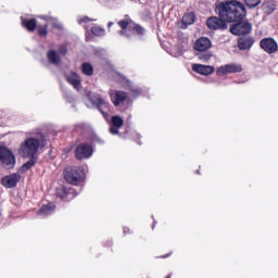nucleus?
Here are the masks:
<instances>
[{
	"label": "nucleus",
	"instance_id": "f257e3e1",
	"mask_svg": "<svg viewBox=\"0 0 278 278\" xmlns=\"http://www.w3.org/2000/svg\"><path fill=\"white\" fill-rule=\"evenodd\" d=\"M215 13L227 23H238L247 18V7L238 0H227L216 4Z\"/></svg>",
	"mask_w": 278,
	"mask_h": 278
},
{
	"label": "nucleus",
	"instance_id": "f03ea898",
	"mask_svg": "<svg viewBox=\"0 0 278 278\" xmlns=\"http://www.w3.org/2000/svg\"><path fill=\"white\" fill-rule=\"evenodd\" d=\"M38 149H40V140L36 139V137H28L21 143L18 155L21 157H29V161L22 165L20 173H27L38 162V156H36L38 155Z\"/></svg>",
	"mask_w": 278,
	"mask_h": 278
},
{
	"label": "nucleus",
	"instance_id": "7ed1b4c3",
	"mask_svg": "<svg viewBox=\"0 0 278 278\" xmlns=\"http://www.w3.org/2000/svg\"><path fill=\"white\" fill-rule=\"evenodd\" d=\"M117 25L122 29L118 31L119 36H125L126 38H131V34L144 36V27L140 26V24H136L135 21L131 20V17L127 14L123 20L117 22Z\"/></svg>",
	"mask_w": 278,
	"mask_h": 278
},
{
	"label": "nucleus",
	"instance_id": "20e7f679",
	"mask_svg": "<svg viewBox=\"0 0 278 278\" xmlns=\"http://www.w3.org/2000/svg\"><path fill=\"white\" fill-rule=\"evenodd\" d=\"M0 166L8 170L16 166V156L14 155V152L5 146H0Z\"/></svg>",
	"mask_w": 278,
	"mask_h": 278
},
{
	"label": "nucleus",
	"instance_id": "39448f33",
	"mask_svg": "<svg viewBox=\"0 0 278 278\" xmlns=\"http://www.w3.org/2000/svg\"><path fill=\"white\" fill-rule=\"evenodd\" d=\"M94 153V148L88 142L79 143L75 149L76 160H89Z\"/></svg>",
	"mask_w": 278,
	"mask_h": 278
},
{
	"label": "nucleus",
	"instance_id": "423d86ee",
	"mask_svg": "<svg viewBox=\"0 0 278 278\" xmlns=\"http://www.w3.org/2000/svg\"><path fill=\"white\" fill-rule=\"evenodd\" d=\"M252 29L253 24L247 21H239L237 24L230 26V33H232L233 36H249Z\"/></svg>",
	"mask_w": 278,
	"mask_h": 278
},
{
	"label": "nucleus",
	"instance_id": "0eeeda50",
	"mask_svg": "<svg viewBox=\"0 0 278 278\" xmlns=\"http://www.w3.org/2000/svg\"><path fill=\"white\" fill-rule=\"evenodd\" d=\"M227 20L218 16H211L206 20V27L211 29V31H225L227 29Z\"/></svg>",
	"mask_w": 278,
	"mask_h": 278
},
{
	"label": "nucleus",
	"instance_id": "6e6552de",
	"mask_svg": "<svg viewBox=\"0 0 278 278\" xmlns=\"http://www.w3.org/2000/svg\"><path fill=\"white\" fill-rule=\"evenodd\" d=\"M260 47L263 49V51H265V53H268L269 55H273V53H277L278 51V43L271 37L263 38L260 42Z\"/></svg>",
	"mask_w": 278,
	"mask_h": 278
},
{
	"label": "nucleus",
	"instance_id": "1a4fd4ad",
	"mask_svg": "<svg viewBox=\"0 0 278 278\" xmlns=\"http://www.w3.org/2000/svg\"><path fill=\"white\" fill-rule=\"evenodd\" d=\"M231 73H242V65L231 63V64H226L217 68L216 75L219 77H223V75H229Z\"/></svg>",
	"mask_w": 278,
	"mask_h": 278
},
{
	"label": "nucleus",
	"instance_id": "9d476101",
	"mask_svg": "<svg viewBox=\"0 0 278 278\" xmlns=\"http://www.w3.org/2000/svg\"><path fill=\"white\" fill-rule=\"evenodd\" d=\"M195 51H207V49H212V40L207 37L199 38L194 43Z\"/></svg>",
	"mask_w": 278,
	"mask_h": 278
},
{
	"label": "nucleus",
	"instance_id": "9b49d317",
	"mask_svg": "<svg viewBox=\"0 0 278 278\" xmlns=\"http://www.w3.org/2000/svg\"><path fill=\"white\" fill-rule=\"evenodd\" d=\"M253 45H255V39H253V37H240L238 39V48L240 51H249Z\"/></svg>",
	"mask_w": 278,
	"mask_h": 278
},
{
	"label": "nucleus",
	"instance_id": "f8f14e48",
	"mask_svg": "<svg viewBox=\"0 0 278 278\" xmlns=\"http://www.w3.org/2000/svg\"><path fill=\"white\" fill-rule=\"evenodd\" d=\"M192 71L194 73H199V75H212L216 68H214L212 65L193 64Z\"/></svg>",
	"mask_w": 278,
	"mask_h": 278
},
{
	"label": "nucleus",
	"instance_id": "ddd939ff",
	"mask_svg": "<svg viewBox=\"0 0 278 278\" xmlns=\"http://www.w3.org/2000/svg\"><path fill=\"white\" fill-rule=\"evenodd\" d=\"M21 180V176L7 175L1 179V184L4 188H14Z\"/></svg>",
	"mask_w": 278,
	"mask_h": 278
},
{
	"label": "nucleus",
	"instance_id": "4468645a",
	"mask_svg": "<svg viewBox=\"0 0 278 278\" xmlns=\"http://www.w3.org/2000/svg\"><path fill=\"white\" fill-rule=\"evenodd\" d=\"M127 99V92L116 90L111 94V101L115 108H118Z\"/></svg>",
	"mask_w": 278,
	"mask_h": 278
},
{
	"label": "nucleus",
	"instance_id": "2eb2a0df",
	"mask_svg": "<svg viewBox=\"0 0 278 278\" xmlns=\"http://www.w3.org/2000/svg\"><path fill=\"white\" fill-rule=\"evenodd\" d=\"M21 21L24 29H27V31H36L38 27V21L36 18L21 17Z\"/></svg>",
	"mask_w": 278,
	"mask_h": 278
},
{
	"label": "nucleus",
	"instance_id": "dca6fc26",
	"mask_svg": "<svg viewBox=\"0 0 278 278\" xmlns=\"http://www.w3.org/2000/svg\"><path fill=\"white\" fill-rule=\"evenodd\" d=\"M67 84H71L76 90H79L81 87V78H79V74L76 72H72L70 75L66 76Z\"/></svg>",
	"mask_w": 278,
	"mask_h": 278
},
{
	"label": "nucleus",
	"instance_id": "f3484780",
	"mask_svg": "<svg viewBox=\"0 0 278 278\" xmlns=\"http://www.w3.org/2000/svg\"><path fill=\"white\" fill-rule=\"evenodd\" d=\"M92 103L97 105L99 112H101L103 116H108V113L105 112V108H108V102H105L103 98L96 97L93 98Z\"/></svg>",
	"mask_w": 278,
	"mask_h": 278
},
{
	"label": "nucleus",
	"instance_id": "a211bd4d",
	"mask_svg": "<svg viewBox=\"0 0 278 278\" xmlns=\"http://www.w3.org/2000/svg\"><path fill=\"white\" fill-rule=\"evenodd\" d=\"M64 179L67 184H71L72 186H79V184L85 181L86 177L79 175H65Z\"/></svg>",
	"mask_w": 278,
	"mask_h": 278
},
{
	"label": "nucleus",
	"instance_id": "6ab92c4d",
	"mask_svg": "<svg viewBox=\"0 0 278 278\" xmlns=\"http://www.w3.org/2000/svg\"><path fill=\"white\" fill-rule=\"evenodd\" d=\"M53 212H55V205L49 203L43 205L40 210H39V214L41 216H49V214H53Z\"/></svg>",
	"mask_w": 278,
	"mask_h": 278
},
{
	"label": "nucleus",
	"instance_id": "aec40b11",
	"mask_svg": "<svg viewBox=\"0 0 278 278\" xmlns=\"http://www.w3.org/2000/svg\"><path fill=\"white\" fill-rule=\"evenodd\" d=\"M195 18L197 17L193 12L186 13L182 16V24L186 25V27H188V25H194Z\"/></svg>",
	"mask_w": 278,
	"mask_h": 278
},
{
	"label": "nucleus",
	"instance_id": "412c9836",
	"mask_svg": "<svg viewBox=\"0 0 278 278\" xmlns=\"http://www.w3.org/2000/svg\"><path fill=\"white\" fill-rule=\"evenodd\" d=\"M48 61L50 64H60V55L55 50H49L47 53Z\"/></svg>",
	"mask_w": 278,
	"mask_h": 278
},
{
	"label": "nucleus",
	"instance_id": "4be33fe9",
	"mask_svg": "<svg viewBox=\"0 0 278 278\" xmlns=\"http://www.w3.org/2000/svg\"><path fill=\"white\" fill-rule=\"evenodd\" d=\"M81 71L84 75H87V77H92V75H94V67H92V64L88 62L83 63Z\"/></svg>",
	"mask_w": 278,
	"mask_h": 278
},
{
	"label": "nucleus",
	"instance_id": "5701e85b",
	"mask_svg": "<svg viewBox=\"0 0 278 278\" xmlns=\"http://www.w3.org/2000/svg\"><path fill=\"white\" fill-rule=\"evenodd\" d=\"M195 55L200 62H210L212 60V53L207 52V50L199 51Z\"/></svg>",
	"mask_w": 278,
	"mask_h": 278
},
{
	"label": "nucleus",
	"instance_id": "b1692460",
	"mask_svg": "<svg viewBox=\"0 0 278 278\" xmlns=\"http://www.w3.org/2000/svg\"><path fill=\"white\" fill-rule=\"evenodd\" d=\"M111 123L113 127H116V128H121L123 127V125H125V121H123V117L118 115L112 116Z\"/></svg>",
	"mask_w": 278,
	"mask_h": 278
},
{
	"label": "nucleus",
	"instance_id": "393cba45",
	"mask_svg": "<svg viewBox=\"0 0 278 278\" xmlns=\"http://www.w3.org/2000/svg\"><path fill=\"white\" fill-rule=\"evenodd\" d=\"M37 34L40 36V38H47V36H49V24H46L45 26H38Z\"/></svg>",
	"mask_w": 278,
	"mask_h": 278
},
{
	"label": "nucleus",
	"instance_id": "a878e982",
	"mask_svg": "<svg viewBox=\"0 0 278 278\" xmlns=\"http://www.w3.org/2000/svg\"><path fill=\"white\" fill-rule=\"evenodd\" d=\"M91 34L93 36H105V29L101 28V26H92Z\"/></svg>",
	"mask_w": 278,
	"mask_h": 278
},
{
	"label": "nucleus",
	"instance_id": "bb28decb",
	"mask_svg": "<svg viewBox=\"0 0 278 278\" xmlns=\"http://www.w3.org/2000/svg\"><path fill=\"white\" fill-rule=\"evenodd\" d=\"M244 3L247 8L253 9V8H257V5L262 3V0H244Z\"/></svg>",
	"mask_w": 278,
	"mask_h": 278
},
{
	"label": "nucleus",
	"instance_id": "cd10ccee",
	"mask_svg": "<svg viewBox=\"0 0 278 278\" xmlns=\"http://www.w3.org/2000/svg\"><path fill=\"white\" fill-rule=\"evenodd\" d=\"M56 194L58 197H60L61 199H66V197H68V192L66 191V188L61 187L56 189Z\"/></svg>",
	"mask_w": 278,
	"mask_h": 278
},
{
	"label": "nucleus",
	"instance_id": "c85d7f7f",
	"mask_svg": "<svg viewBox=\"0 0 278 278\" xmlns=\"http://www.w3.org/2000/svg\"><path fill=\"white\" fill-rule=\"evenodd\" d=\"M59 53L60 55H66L68 53V45L63 43L59 47Z\"/></svg>",
	"mask_w": 278,
	"mask_h": 278
},
{
	"label": "nucleus",
	"instance_id": "c756f323",
	"mask_svg": "<svg viewBox=\"0 0 278 278\" xmlns=\"http://www.w3.org/2000/svg\"><path fill=\"white\" fill-rule=\"evenodd\" d=\"M92 21H97V20L90 18V17H88V16H84V17H80V18L78 20V25H84V23H85V24L92 23Z\"/></svg>",
	"mask_w": 278,
	"mask_h": 278
},
{
	"label": "nucleus",
	"instance_id": "7c9ffc66",
	"mask_svg": "<svg viewBox=\"0 0 278 278\" xmlns=\"http://www.w3.org/2000/svg\"><path fill=\"white\" fill-rule=\"evenodd\" d=\"M63 175H73V167L72 166H67L64 169Z\"/></svg>",
	"mask_w": 278,
	"mask_h": 278
},
{
	"label": "nucleus",
	"instance_id": "2f4dec72",
	"mask_svg": "<svg viewBox=\"0 0 278 278\" xmlns=\"http://www.w3.org/2000/svg\"><path fill=\"white\" fill-rule=\"evenodd\" d=\"M118 129L119 128H116L115 126H113L110 128V131H111V134H113V136H116V134H118Z\"/></svg>",
	"mask_w": 278,
	"mask_h": 278
},
{
	"label": "nucleus",
	"instance_id": "473e14b6",
	"mask_svg": "<svg viewBox=\"0 0 278 278\" xmlns=\"http://www.w3.org/2000/svg\"><path fill=\"white\" fill-rule=\"evenodd\" d=\"M93 142H98L99 144H104V141L99 138L93 139Z\"/></svg>",
	"mask_w": 278,
	"mask_h": 278
},
{
	"label": "nucleus",
	"instance_id": "72a5a7b5",
	"mask_svg": "<svg viewBox=\"0 0 278 278\" xmlns=\"http://www.w3.org/2000/svg\"><path fill=\"white\" fill-rule=\"evenodd\" d=\"M114 25V22H109L108 27H112Z\"/></svg>",
	"mask_w": 278,
	"mask_h": 278
},
{
	"label": "nucleus",
	"instance_id": "f704fd0d",
	"mask_svg": "<svg viewBox=\"0 0 278 278\" xmlns=\"http://www.w3.org/2000/svg\"><path fill=\"white\" fill-rule=\"evenodd\" d=\"M124 233H127V228H124Z\"/></svg>",
	"mask_w": 278,
	"mask_h": 278
}]
</instances>
